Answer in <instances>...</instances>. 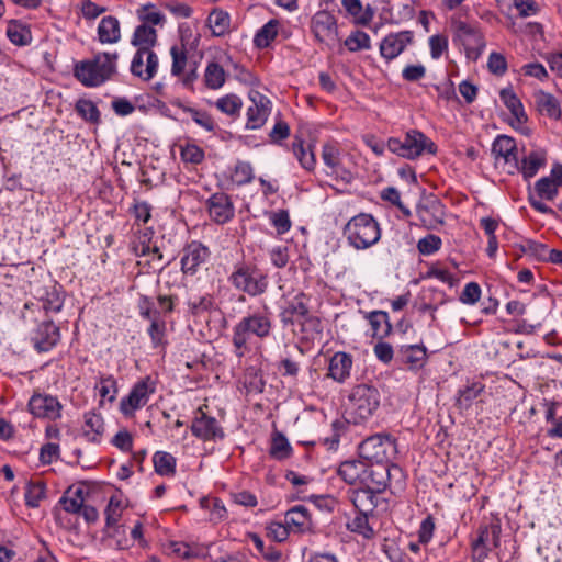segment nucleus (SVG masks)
<instances>
[{"mask_svg": "<svg viewBox=\"0 0 562 562\" xmlns=\"http://www.w3.org/2000/svg\"><path fill=\"white\" fill-rule=\"evenodd\" d=\"M119 54L98 53L91 59L76 63L74 76L86 87H99L116 74Z\"/></svg>", "mask_w": 562, "mask_h": 562, "instance_id": "nucleus-1", "label": "nucleus"}, {"mask_svg": "<svg viewBox=\"0 0 562 562\" xmlns=\"http://www.w3.org/2000/svg\"><path fill=\"white\" fill-rule=\"evenodd\" d=\"M380 405L379 391L370 385H356L348 396L349 422L359 424L368 419Z\"/></svg>", "mask_w": 562, "mask_h": 562, "instance_id": "nucleus-2", "label": "nucleus"}, {"mask_svg": "<svg viewBox=\"0 0 562 562\" xmlns=\"http://www.w3.org/2000/svg\"><path fill=\"white\" fill-rule=\"evenodd\" d=\"M345 235L357 249H366L376 244L381 233L376 221L369 214L352 217L345 226Z\"/></svg>", "mask_w": 562, "mask_h": 562, "instance_id": "nucleus-3", "label": "nucleus"}, {"mask_svg": "<svg viewBox=\"0 0 562 562\" xmlns=\"http://www.w3.org/2000/svg\"><path fill=\"white\" fill-rule=\"evenodd\" d=\"M386 147L393 154L403 158L415 159L423 155L425 150L429 154L437 151L435 143L419 131L412 130L407 132L403 139L391 137L387 139Z\"/></svg>", "mask_w": 562, "mask_h": 562, "instance_id": "nucleus-4", "label": "nucleus"}, {"mask_svg": "<svg viewBox=\"0 0 562 562\" xmlns=\"http://www.w3.org/2000/svg\"><path fill=\"white\" fill-rule=\"evenodd\" d=\"M271 321L268 315L263 313H255L244 317L234 327L233 344L237 349L246 346L247 339L250 335L259 338H265L270 335Z\"/></svg>", "mask_w": 562, "mask_h": 562, "instance_id": "nucleus-5", "label": "nucleus"}, {"mask_svg": "<svg viewBox=\"0 0 562 562\" xmlns=\"http://www.w3.org/2000/svg\"><path fill=\"white\" fill-rule=\"evenodd\" d=\"M232 284L250 296H258L266 292L267 277L256 268L249 266L238 267L229 277Z\"/></svg>", "mask_w": 562, "mask_h": 562, "instance_id": "nucleus-6", "label": "nucleus"}, {"mask_svg": "<svg viewBox=\"0 0 562 562\" xmlns=\"http://www.w3.org/2000/svg\"><path fill=\"white\" fill-rule=\"evenodd\" d=\"M401 473V468L390 461H369V463L366 462L363 483L376 493H381L387 487L391 479Z\"/></svg>", "mask_w": 562, "mask_h": 562, "instance_id": "nucleus-7", "label": "nucleus"}, {"mask_svg": "<svg viewBox=\"0 0 562 562\" xmlns=\"http://www.w3.org/2000/svg\"><path fill=\"white\" fill-rule=\"evenodd\" d=\"M361 457L369 461H390L396 452L395 440L389 435H375L360 445Z\"/></svg>", "mask_w": 562, "mask_h": 562, "instance_id": "nucleus-8", "label": "nucleus"}, {"mask_svg": "<svg viewBox=\"0 0 562 562\" xmlns=\"http://www.w3.org/2000/svg\"><path fill=\"white\" fill-rule=\"evenodd\" d=\"M252 105L247 110L246 128L257 130L265 125L271 113V101L257 90L249 91Z\"/></svg>", "mask_w": 562, "mask_h": 562, "instance_id": "nucleus-9", "label": "nucleus"}, {"mask_svg": "<svg viewBox=\"0 0 562 562\" xmlns=\"http://www.w3.org/2000/svg\"><path fill=\"white\" fill-rule=\"evenodd\" d=\"M312 31L319 42L327 45H333L338 41L336 19L327 11H319L313 16Z\"/></svg>", "mask_w": 562, "mask_h": 562, "instance_id": "nucleus-10", "label": "nucleus"}, {"mask_svg": "<svg viewBox=\"0 0 562 562\" xmlns=\"http://www.w3.org/2000/svg\"><path fill=\"white\" fill-rule=\"evenodd\" d=\"M59 339V328L49 319L41 322L31 337L33 346L38 352L49 351Z\"/></svg>", "mask_w": 562, "mask_h": 562, "instance_id": "nucleus-11", "label": "nucleus"}, {"mask_svg": "<svg viewBox=\"0 0 562 562\" xmlns=\"http://www.w3.org/2000/svg\"><path fill=\"white\" fill-rule=\"evenodd\" d=\"M158 56L154 50L137 49L131 63V72L144 81H149L157 72Z\"/></svg>", "mask_w": 562, "mask_h": 562, "instance_id": "nucleus-12", "label": "nucleus"}, {"mask_svg": "<svg viewBox=\"0 0 562 562\" xmlns=\"http://www.w3.org/2000/svg\"><path fill=\"white\" fill-rule=\"evenodd\" d=\"M200 416H195L192 425V434L202 440H217L224 438V431L218 425L216 418L207 416L202 409H199Z\"/></svg>", "mask_w": 562, "mask_h": 562, "instance_id": "nucleus-13", "label": "nucleus"}, {"mask_svg": "<svg viewBox=\"0 0 562 562\" xmlns=\"http://www.w3.org/2000/svg\"><path fill=\"white\" fill-rule=\"evenodd\" d=\"M413 32L391 33L380 44V53L387 61L396 58L413 42Z\"/></svg>", "mask_w": 562, "mask_h": 562, "instance_id": "nucleus-14", "label": "nucleus"}, {"mask_svg": "<svg viewBox=\"0 0 562 562\" xmlns=\"http://www.w3.org/2000/svg\"><path fill=\"white\" fill-rule=\"evenodd\" d=\"M61 405L56 397L50 395L34 394L29 401L31 414L40 418L55 419L59 417Z\"/></svg>", "mask_w": 562, "mask_h": 562, "instance_id": "nucleus-15", "label": "nucleus"}, {"mask_svg": "<svg viewBox=\"0 0 562 562\" xmlns=\"http://www.w3.org/2000/svg\"><path fill=\"white\" fill-rule=\"evenodd\" d=\"M149 391L148 383L146 380L137 382L128 396L122 398L120 408L125 416H130L134 411L140 408L147 403Z\"/></svg>", "mask_w": 562, "mask_h": 562, "instance_id": "nucleus-16", "label": "nucleus"}, {"mask_svg": "<svg viewBox=\"0 0 562 562\" xmlns=\"http://www.w3.org/2000/svg\"><path fill=\"white\" fill-rule=\"evenodd\" d=\"M209 214L218 224L226 223L234 215V207L227 194L214 193L207 200Z\"/></svg>", "mask_w": 562, "mask_h": 562, "instance_id": "nucleus-17", "label": "nucleus"}, {"mask_svg": "<svg viewBox=\"0 0 562 562\" xmlns=\"http://www.w3.org/2000/svg\"><path fill=\"white\" fill-rule=\"evenodd\" d=\"M352 367V358L346 352H336L329 361L328 376L336 382H345L349 375Z\"/></svg>", "mask_w": 562, "mask_h": 562, "instance_id": "nucleus-18", "label": "nucleus"}, {"mask_svg": "<svg viewBox=\"0 0 562 562\" xmlns=\"http://www.w3.org/2000/svg\"><path fill=\"white\" fill-rule=\"evenodd\" d=\"M376 492L370 487L353 490L350 493V501L360 514H371L376 507Z\"/></svg>", "mask_w": 562, "mask_h": 562, "instance_id": "nucleus-19", "label": "nucleus"}, {"mask_svg": "<svg viewBox=\"0 0 562 562\" xmlns=\"http://www.w3.org/2000/svg\"><path fill=\"white\" fill-rule=\"evenodd\" d=\"M306 296L303 293L296 295L292 301L288 303V306L281 313V322L283 324H293L294 322H301L308 315V307L305 302Z\"/></svg>", "mask_w": 562, "mask_h": 562, "instance_id": "nucleus-20", "label": "nucleus"}, {"mask_svg": "<svg viewBox=\"0 0 562 562\" xmlns=\"http://www.w3.org/2000/svg\"><path fill=\"white\" fill-rule=\"evenodd\" d=\"M207 248L200 244H192L188 247L186 255L181 259V269L184 273L193 274L196 268L206 260Z\"/></svg>", "mask_w": 562, "mask_h": 562, "instance_id": "nucleus-21", "label": "nucleus"}, {"mask_svg": "<svg viewBox=\"0 0 562 562\" xmlns=\"http://www.w3.org/2000/svg\"><path fill=\"white\" fill-rule=\"evenodd\" d=\"M34 296L42 302V308L45 312H59L63 307V297L56 289V284L50 282V285L45 289H35Z\"/></svg>", "mask_w": 562, "mask_h": 562, "instance_id": "nucleus-22", "label": "nucleus"}, {"mask_svg": "<svg viewBox=\"0 0 562 562\" xmlns=\"http://www.w3.org/2000/svg\"><path fill=\"white\" fill-rule=\"evenodd\" d=\"M98 38L102 44H114L121 40L120 22L115 16L108 15L101 19Z\"/></svg>", "mask_w": 562, "mask_h": 562, "instance_id": "nucleus-23", "label": "nucleus"}, {"mask_svg": "<svg viewBox=\"0 0 562 562\" xmlns=\"http://www.w3.org/2000/svg\"><path fill=\"white\" fill-rule=\"evenodd\" d=\"M285 525L290 529L294 528L296 532L310 530L312 521L307 508L303 505H297L289 509L285 514Z\"/></svg>", "mask_w": 562, "mask_h": 562, "instance_id": "nucleus-24", "label": "nucleus"}, {"mask_svg": "<svg viewBox=\"0 0 562 562\" xmlns=\"http://www.w3.org/2000/svg\"><path fill=\"white\" fill-rule=\"evenodd\" d=\"M338 474L349 484H355L358 481L363 483L366 462L361 460L345 461L339 465Z\"/></svg>", "mask_w": 562, "mask_h": 562, "instance_id": "nucleus-25", "label": "nucleus"}, {"mask_svg": "<svg viewBox=\"0 0 562 562\" xmlns=\"http://www.w3.org/2000/svg\"><path fill=\"white\" fill-rule=\"evenodd\" d=\"M535 103L537 110L551 119L559 120L561 117V108L559 101L551 93L539 91L535 94Z\"/></svg>", "mask_w": 562, "mask_h": 562, "instance_id": "nucleus-26", "label": "nucleus"}, {"mask_svg": "<svg viewBox=\"0 0 562 562\" xmlns=\"http://www.w3.org/2000/svg\"><path fill=\"white\" fill-rule=\"evenodd\" d=\"M402 361L416 370L422 368L427 359L426 348L420 345L402 346L400 349Z\"/></svg>", "mask_w": 562, "mask_h": 562, "instance_id": "nucleus-27", "label": "nucleus"}, {"mask_svg": "<svg viewBox=\"0 0 562 562\" xmlns=\"http://www.w3.org/2000/svg\"><path fill=\"white\" fill-rule=\"evenodd\" d=\"M499 95L506 108L514 116L515 122L518 125L525 124L528 121V116L524 110L522 103L514 91L512 89H503Z\"/></svg>", "mask_w": 562, "mask_h": 562, "instance_id": "nucleus-28", "label": "nucleus"}, {"mask_svg": "<svg viewBox=\"0 0 562 562\" xmlns=\"http://www.w3.org/2000/svg\"><path fill=\"white\" fill-rule=\"evenodd\" d=\"M322 158L324 164L329 167L334 173L340 175L342 179H350L351 173L340 166V151L333 144L323 146Z\"/></svg>", "mask_w": 562, "mask_h": 562, "instance_id": "nucleus-29", "label": "nucleus"}, {"mask_svg": "<svg viewBox=\"0 0 562 562\" xmlns=\"http://www.w3.org/2000/svg\"><path fill=\"white\" fill-rule=\"evenodd\" d=\"M157 42V32L147 24H140L135 29L131 44L138 49L153 50Z\"/></svg>", "mask_w": 562, "mask_h": 562, "instance_id": "nucleus-30", "label": "nucleus"}, {"mask_svg": "<svg viewBox=\"0 0 562 562\" xmlns=\"http://www.w3.org/2000/svg\"><path fill=\"white\" fill-rule=\"evenodd\" d=\"M367 318L371 325L373 337L383 339L390 335L392 325L386 312L373 311L368 314Z\"/></svg>", "mask_w": 562, "mask_h": 562, "instance_id": "nucleus-31", "label": "nucleus"}, {"mask_svg": "<svg viewBox=\"0 0 562 562\" xmlns=\"http://www.w3.org/2000/svg\"><path fill=\"white\" fill-rule=\"evenodd\" d=\"M516 150V143L513 137L506 135H499L494 140L492 145V153L498 158L502 157L506 162H509L512 159L517 161V158L514 154Z\"/></svg>", "mask_w": 562, "mask_h": 562, "instance_id": "nucleus-32", "label": "nucleus"}, {"mask_svg": "<svg viewBox=\"0 0 562 562\" xmlns=\"http://www.w3.org/2000/svg\"><path fill=\"white\" fill-rule=\"evenodd\" d=\"M499 533L501 528L497 525H492L491 527H481L479 530V537L473 542V550L479 551V548H490L488 544L492 543L495 548L499 544Z\"/></svg>", "mask_w": 562, "mask_h": 562, "instance_id": "nucleus-33", "label": "nucleus"}, {"mask_svg": "<svg viewBox=\"0 0 562 562\" xmlns=\"http://www.w3.org/2000/svg\"><path fill=\"white\" fill-rule=\"evenodd\" d=\"M229 15L220 9H214L209 18L207 23L215 36H223L229 31Z\"/></svg>", "mask_w": 562, "mask_h": 562, "instance_id": "nucleus-34", "label": "nucleus"}, {"mask_svg": "<svg viewBox=\"0 0 562 562\" xmlns=\"http://www.w3.org/2000/svg\"><path fill=\"white\" fill-rule=\"evenodd\" d=\"M269 452L270 456L277 460H284L291 456L292 447L282 432L274 431L272 434Z\"/></svg>", "mask_w": 562, "mask_h": 562, "instance_id": "nucleus-35", "label": "nucleus"}, {"mask_svg": "<svg viewBox=\"0 0 562 562\" xmlns=\"http://www.w3.org/2000/svg\"><path fill=\"white\" fill-rule=\"evenodd\" d=\"M457 32L465 46L484 47L483 36L474 26L465 22H459L457 24Z\"/></svg>", "mask_w": 562, "mask_h": 562, "instance_id": "nucleus-36", "label": "nucleus"}, {"mask_svg": "<svg viewBox=\"0 0 562 562\" xmlns=\"http://www.w3.org/2000/svg\"><path fill=\"white\" fill-rule=\"evenodd\" d=\"M546 164V155L542 151H531L528 156L521 160L520 171L524 173L526 179L532 178Z\"/></svg>", "mask_w": 562, "mask_h": 562, "instance_id": "nucleus-37", "label": "nucleus"}, {"mask_svg": "<svg viewBox=\"0 0 562 562\" xmlns=\"http://www.w3.org/2000/svg\"><path fill=\"white\" fill-rule=\"evenodd\" d=\"M484 385L480 382H474L459 391L456 405L459 409H468L471 407L473 401L481 395L484 391Z\"/></svg>", "mask_w": 562, "mask_h": 562, "instance_id": "nucleus-38", "label": "nucleus"}, {"mask_svg": "<svg viewBox=\"0 0 562 562\" xmlns=\"http://www.w3.org/2000/svg\"><path fill=\"white\" fill-rule=\"evenodd\" d=\"M204 82L209 89L216 90L225 83V70L217 63H210L204 72Z\"/></svg>", "mask_w": 562, "mask_h": 562, "instance_id": "nucleus-39", "label": "nucleus"}, {"mask_svg": "<svg viewBox=\"0 0 562 562\" xmlns=\"http://www.w3.org/2000/svg\"><path fill=\"white\" fill-rule=\"evenodd\" d=\"M155 471L160 475L170 476L176 472V458L164 451H157L153 458Z\"/></svg>", "mask_w": 562, "mask_h": 562, "instance_id": "nucleus-40", "label": "nucleus"}, {"mask_svg": "<svg viewBox=\"0 0 562 562\" xmlns=\"http://www.w3.org/2000/svg\"><path fill=\"white\" fill-rule=\"evenodd\" d=\"M85 425L91 430V432L85 431L83 435L87 439L94 443L99 442L100 436L104 430L102 417L99 414L89 412L85 415Z\"/></svg>", "mask_w": 562, "mask_h": 562, "instance_id": "nucleus-41", "label": "nucleus"}, {"mask_svg": "<svg viewBox=\"0 0 562 562\" xmlns=\"http://www.w3.org/2000/svg\"><path fill=\"white\" fill-rule=\"evenodd\" d=\"M9 40L15 45H26L31 42L30 30L21 23L11 20L7 29Z\"/></svg>", "mask_w": 562, "mask_h": 562, "instance_id": "nucleus-42", "label": "nucleus"}, {"mask_svg": "<svg viewBox=\"0 0 562 562\" xmlns=\"http://www.w3.org/2000/svg\"><path fill=\"white\" fill-rule=\"evenodd\" d=\"M278 25L279 22L277 20H270L266 23L255 35V45L259 48L268 47L271 41L277 36Z\"/></svg>", "mask_w": 562, "mask_h": 562, "instance_id": "nucleus-43", "label": "nucleus"}, {"mask_svg": "<svg viewBox=\"0 0 562 562\" xmlns=\"http://www.w3.org/2000/svg\"><path fill=\"white\" fill-rule=\"evenodd\" d=\"M215 105L224 114L238 116L243 106V101L236 94L231 93L217 99Z\"/></svg>", "mask_w": 562, "mask_h": 562, "instance_id": "nucleus-44", "label": "nucleus"}, {"mask_svg": "<svg viewBox=\"0 0 562 562\" xmlns=\"http://www.w3.org/2000/svg\"><path fill=\"white\" fill-rule=\"evenodd\" d=\"M420 220L424 223H442V205L438 200H431L418 210Z\"/></svg>", "mask_w": 562, "mask_h": 562, "instance_id": "nucleus-45", "label": "nucleus"}, {"mask_svg": "<svg viewBox=\"0 0 562 562\" xmlns=\"http://www.w3.org/2000/svg\"><path fill=\"white\" fill-rule=\"evenodd\" d=\"M170 55L172 57L171 74L172 76H181L184 72L186 66L188 65L187 49L184 45H173L170 48Z\"/></svg>", "mask_w": 562, "mask_h": 562, "instance_id": "nucleus-46", "label": "nucleus"}, {"mask_svg": "<svg viewBox=\"0 0 562 562\" xmlns=\"http://www.w3.org/2000/svg\"><path fill=\"white\" fill-rule=\"evenodd\" d=\"M369 514H360L347 524V527L350 531L357 532L364 537L366 539H371L374 536L373 528L369 525L368 521Z\"/></svg>", "mask_w": 562, "mask_h": 562, "instance_id": "nucleus-47", "label": "nucleus"}, {"mask_svg": "<svg viewBox=\"0 0 562 562\" xmlns=\"http://www.w3.org/2000/svg\"><path fill=\"white\" fill-rule=\"evenodd\" d=\"M257 551L269 562H279L282 554L274 546H266L265 541L256 533L250 536Z\"/></svg>", "mask_w": 562, "mask_h": 562, "instance_id": "nucleus-48", "label": "nucleus"}, {"mask_svg": "<svg viewBox=\"0 0 562 562\" xmlns=\"http://www.w3.org/2000/svg\"><path fill=\"white\" fill-rule=\"evenodd\" d=\"M76 111L86 121L90 123L100 122V111L91 100L80 99L76 103Z\"/></svg>", "mask_w": 562, "mask_h": 562, "instance_id": "nucleus-49", "label": "nucleus"}, {"mask_svg": "<svg viewBox=\"0 0 562 562\" xmlns=\"http://www.w3.org/2000/svg\"><path fill=\"white\" fill-rule=\"evenodd\" d=\"M45 497V484L43 482H29L25 491V504L35 508Z\"/></svg>", "mask_w": 562, "mask_h": 562, "instance_id": "nucleus-50", "label": "nucleus"}, {"mask_svg": "<svg viewBox=\"0 0 562 562\" xmlns=\"http://www.w3.org/2000/svg\"><path fill=\"white\" fill-rule=\"evenodd\" d=\"M535 192L540 199L553 200L558 194V186L550 177H543L536 182Z\"/></svg>", "mask_w": 562, "mask_h": 562, "instance_id": "nucleus-51", "label": "nucleus"}, {"mask_svg": "<svg viewBox=\"0 0 562 562\" xmlns=\"http://www.w3.org/2000/svg\"><path fill=\"white\" fill-rule=\"evenodd\" d=\"M344 44L350 52L369 49L370 48V37L367 33L357 30V31L352 32L345 40Z\"/></svg>", "mask_w": 562, "mask_h": 562, "instance_id": "nucleus-52", "label": "nucleus"}, {"mask_svg": "<svg viewBox=\"0 0 562 562\" xmlns=\"http://www.w3.org/2000/svg\"><path fill=\"white\" fill-rule=\"evenodd\" d=\"M180 108L184 112L189 113L192 120L201 127L205 128L209 132H213L215 130L214 120L207 112L200 111L182 104L180 105Z\"/></svg>", "mask_w": 562, "mask_h": 562, "instance_id": "nucleus-53", "label": "nucleus"}, {"mask_svg": "<svg viewBox=\"0 0 562 562\" xmlns=\"http://www.w3.org/2000/svg\"><path fill=\"white\" fill-rule=\"evenodd\" d=\"M521 251L535 257L538 260L547 261L548 247L532 239H526L520 245Z\"/></svg>", "mask_w": 562, "mask_h": 562, "instance_id": "nucleus-54", "label": "nucleus"}, {"mask_svg": "<svg viewBox=\"0 0 562 562\" xmlns=\"http://www.w3.org/2000/svg\"><path fill=\"white\" fill-rule=\"evenodd\" d=\"M441 239L437 235L429 234L417 243L418 251L424 256H429L439 250Z\"/></svg>", "mask_w": 562, "mask_h": 562, "instance_id": "nucleus-55", "label": "nucleus"}, {"mask_svg": "<svg viewBox=\"0 0 562 562\" xmlns=\"http://www.w3.org/2000/svg\"><path fill=\"white\" fill-rule=\"evenodd\" d=\"M292 146H293V153L296 156V158L299 159V161L302 165V167L307 169V170L313 169L314 165H315L314 153L312 150H310L307 153L305 150V148L303 147V144H302L301 140L300 142H294Z\"/></svg>", "mask_w": 562, "mask_h": 562, "instance_id": "nucleus-56", "label": "nucleus"}, {"mask_svg": "<svg viewBox=\"0 0 562 562\" xmlns=\"http://www.w3.org/2000/svg\"><path fill=\"white\" fill-rule=\"evenodd\" d=\"M213 297L209 294L200 296L196 300H190L188 302L189 311L194 316H199L204 312H209L213 307Z\"/></svg>", "mask_w": 562, "mask_h": 562, "instance_id": "nucleus-57", "label": "nucleus"}, {"mask_svg": "<svg viewBox=\"0 0 562 562\" xmlns=\"http://www.w3.org/2000/svg\"><path fill=\"white\" fill-rule=\"evenodd\" d=\"M181 158L186 162L198 165L204 159V151L196 145L188 144L181 149Z\"/></svg>", "mask_w": 562, "mask_h": 562, "instance_id": "nucleus-58", "label": "nucleus"}, {"mask_svg": "<svg viewBox=\"0 0 562 562\" xmlns=\"http://www.w3.org/2000/svg\"><path fill=\"white\" fill-rule=\"evenodd\" d=\"M481 297V288L476 282L465 284L460 301L464 304H475Z\"/></svg>", "mask_w": 562, "mask_h": 562, "instance_id": "nucleus-59", "label": "nucleus"}, {"mask_svg": "<svg viewBox=\"0 0 562 562\" xmlns=\"http://www.w3.org/2000/svg\"><path fill=\"white\" fill-rule=\"evenodd\" d=\"M488 69L492 74L502 76L506 72L507 63L505 57L498 53H492L487 63Z\"/></svg>", "mask_w": 562, "mask_h": 562, "instance_id": "nucleus-60", "label": "nucleus"}, {"mask_svg": "<svg viewBox=\"0 0 562 562\" xmlns=\"http://www.w3.org/2000/svg\"><path fill=\"white\" fill-rule=\"evenodd\" d=\"M290 528L281 522H271L267 527V536L278 542L284 541L289 536Z\"/></svg>", "mask_w": 562, "mask_h": 562, "instance_id": "nucleus-61", "label": "nucleus"}, {"mask_svg": "<svg viewBox=\"0 0 562 562\" xmlns=\"http://www.w3.org/2000/svg\"><path fill=\"white\" fill-rule=\"evenodd\" d=\"M430 54L434 59H438L448 48V40L443 35H432L429 38Z\"/></svg>", "mask_w": 562, "mask_h": 562, "instance_id": "nucleus-62", "label": "nucleus"}, {"mask_svg": "<svg viewBox=\"0 0 562 562\" xmlns=\"http://www.w3.org/2000/svg\"><path fill=\"white\" fill-rule=\"evenodd\" d=\"M271 220L279 234L286 233L291 227L289 213L284 210L272 213Z\"/></svg>", "mask_w": 562, "mask_h": 562, "instance_id": "nucleus-63", "label": "nucleus"}, {"mask_svg": "<svg viewBox=\"0 0 562 562\" xmlns=\"http://www.w3.org/2000/svg\"><path fill=\"white\" fill-rule=\"evenodd\" d=\"M121 517L120 501L115 497H111L105 509L106 526H114Z\"/></svg>", "mask_w": 562, "mask_h": 562, "instance_id": "nucleus-64", "label": "nucleus"}]
</instances>
